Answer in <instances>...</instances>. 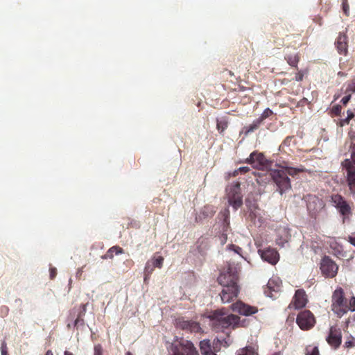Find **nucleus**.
<instances>
[{
  "instance_id": "1",
  "label": "nucleus",
  "mask_w": 355,
  "mask_h": 355,
  "mask_svg": "<svg viewBox=\"0 0 355 355\" xmlns=\"http://www.w3.org/2000/svg\"><path fill=\"white\" fill-rule=\"evenodd\" d=\"M300 168H294L285 165L281 166L279 169L270 171V176L278 187L281 195L291 189L290 179L288 175H294L302 171Z\"/></svg>"
},
{
  "instance_id": "2",
  "label": "nucleus",
  "mask_w": 355,
  "mask_h": 355,
  "mask_svg": "<svg viewBox=\"0 0 355 355\" xmlns=\"http://www.w3.org/2000/svg\"><path fill=\"white\" fill-rule=\"evenodd\" d=\"M168 355H198L193 344L183 338L175 337L166 343Z\"/></svg>"
},
{
  "instance_id": "3",
  "label": "nucleus",
  "mask_w": 355,
  "mask_h": 355,
  "mask_svg": "<svg viewBox=\"0 0 355 355\" xmlns=\"http://www.w3.org/2000/svg\"><path fill=\"white\" fill-rule=\"evenodd\" d=\"M208 318L211 322V324L216 328H227L229 327H234L239 324V317L228 314L223 309L216 310L211 313Z\"/></svg>"
},
{
  "instance_id": "4",
  "label": "nucleus",
  "mask_w": 355,
  "mask_h": 355,
  "mask_svg": "<svg viewBox=\"0 0 355 355\" xmlns=\"http://www.w3.org/2000/svg\"><path fill=\"white\" fill-rule=\"evenodd\" d=\"M331 310L339 318L348 312V302L341 288H336L331 297Z\"/></svg>"
},
{
  "instance_id": "5",
  "label": "nucleus",
  "mask_w": 355,
  "mask_h": 355,
  "mask_svg": "<svg viewBox=\"0 0 355 355\" xmlns=\"http://www.w3.org/2000/svg\"><path fill=\"white\" fill-rule=\"evenodd\" d=\"M218 283L223 287L238 286V267L237 266L228 263L218 277Z\"/></svg>"
},
{
  "instance_id": "6",
  "label": "nucleus",
  "mask_w": 355,
  "mask_h": 355,
  "mask_svg": "<svg viewBox=\"0 0 355 355\" xmlns=\"http://www.w3.org/2000/svg\"><path fill=\"white\" fill-rule=\"evenodd\" d=\"M226 195L228 203L235 210L240 207L243 204V196L241 193L240 183L235 182L226 188Z\"/></svg>"
},
{
  "instance_id": "7",
  "label": "nucleus",
  "mask_w": 355,
  "mask_h": 355,
  "mask_svg": "<svg viewBox=\"0 0 355 355\" xmlns=\"http://www.w3.org/2000/svg\"><path fill=\"white\" fill-rule=\"evenodd\" d=\"M331 203L343 216V222L351 214V207L347 202L338 194L331 196Z\"/></svg>"
},
{
  "instance_id": "8",
  "label": "nucleus",
  "mask_w": 355,
  "mask_h": 355,
  "mask_svg": "<svg viewBox=\"0 0 355 355\" xmlns=\"http://www.w3.org/2000/svg\"><path fill=\"white\" fill-rule=\"evenodd\" d=\"M296 322L301 329L308 330L314 326L315 319L310 311L304 310L297 315Z\"/></svg>"
},
{
  "instance_id": "9",
  "label": "nucleus",
  "mask_w": 355,
  "mask_h": 355,
  "mask_svg": "<svg viewBox=\"0 0 355 355\" xmlns=\"http://www.w3.org/2000/svg\"><path fill=\"white\" fill-rule=\"evenodd\" d=\"M338 265L329 257H324L320 263L322 273L328 277H334L338 272Z\"/></svg>"
},
{
  "instance_id": "10",
  "label": "nucleus",
  "mask_w": 355,
  "mask_h": 355,
  "mask_svg": "<svg viewBox=\"0 0 355 355\" xmlns=\"http://www.w3.org/2000/svg\"><path fill=\"white\" fill-rule=\"evenodd\" d=\"M307 296L302 289H298L295 291L292 302L288 305L289 309H299L306 306L307 303Z\"/></svg>"
},
{
  "instance_id": "11",
  "label": "nucleus",
  "mask_w": 355,
  "mask_h": 355,
  "mask_svg": "<svg viewBox=\"0 0 355 355\" xmlns=\"http://www.w3.org/2000/svg\"><path fill=\"white\" fill-rule=\"evenodd\" d=\"M343 166L347 171V182L349 189L352 192H355V166L350 162L349 159H346L343 162Z\"/></svg>"
},
{
  "instance_id": "12",
  "label": "nucleus",
  "mask_w": 355,
  "mask_h": 355,
  "mask_svg": "<svg viewBox=\"0 0 355 355\" xmlns=\"http://www.w3.org/2000/svg\"><path fill=\"white\" fill-rule=\"evenodd\" d=\"M258 253L263 261L272 265L276 264L279 259L278 252L272 248H267L266 250L259 249Z\"/></svg>"
},
{
  "instance_id": "13",
  "label": "nucleus",
  "mask_w": 355,
  "mask_h": 355,
  "mask_svg": "<svg viewBox=\"0 0 355 355\" xmlns=\"http://www.w3.org/2000/svg\"><path fill=\"white\" fill-rule=\"evenodd\" d=\"M233 311L238 312L239 313L244 315H250L257 312V309L251 306L239 301L232 305Z\"/></svg>"
},
{
  "instance_id": "14",
  "label": "nucleus",
  "mask_w": 355,
  "mask_h": 355,
  "mask_svg": "<svg viewBox=\"0 0 355 355\" xmlns=\"http://www.w3.org/2000/svg\"><path fill=\"white\" fill-rule=\"evenodd\" d=\"M239 293V286L223 287L220 297L223 303H229L237 297Z\"/></svg>"
},
{
  "instance_id": "15",
  "label": "nucleus",
  "mask_w": 355,
  "mask_h": 355,
  "mask_svg": "<svg viewBox=\"0 0 355 355\" xmlns=\"http://www.w3.org/2000/svg\"><path fill=\"white\" fill-rule=\"evenodd\" d=\"M246 162L255 168H262L266 166V159L262 153H252L246 159Z\"/></svg>"
},
{
  "instance_id": "16",
  "label": "nucleus",
  "mask_w": 355,
  "mask_h": 355,
  "mask_svg": "<svg viewBox=\"0 0 355 355\" xmlns=\"http://www.w3.org/2000/svg\"><path fill=\"white\" fill-rule=\"evenodd\" d=\"M177 326L182 329L187 330L191 332H198L201 329L198 322L186 320L184 319H179L177 322Z\"/></svg>"
},
{
  "instance_id": "17",
  "label": "nucleus",
  "mask_w": 355,
  "mask_h": 355,
  "mask_svg": "<svg viewBox=\"0 0 355 355\" xmlns=\"http://www.w3.org/2000/svg\"><path fill=\"white\" fill-rule=\"evenodd\" d=\"M327 341L334 348L339 347L341 343V334L340 331L337 330L336 328L331 327L329 336L327 338Z\"/></svg>"
},
{
  "instance_id": "18",
  "label": "nucleus",
  "mask_w": 355,
  "mask_h": 355,
  "mask_svg": "<svg viewBox=\"0 0 355 355\" xmlns=\"http://www.w3.org/2000/svg\"><path fill=\"white\" fill-rule=\"evenodd\" d=\"M277 236V244L279 246L284 247V245L290 240L291 235L289 230L284 227L278 229Z\"/></svg>"
},
{
  "instance_id": "19",
  "label": "nucleus",
  "mask_w": 355,
  "mask_h": 355,
  "mask_svg": "<svg viewBox=\"0 0 355 355\" xmlns=\"http://www.w3.org/2000/svg\"><path fill=\"white\" fill-rule=\"evenodd\" d=\"M323 207V202L315 196L310 198L308 200L307 209L313 215L321 210Z\"/></svg>"
},
{
  "instance_id": "20",
  "label": "nucleus",
  "mask_w": 355,
  "mask_h": 355,
  "mask_svg": "<svg viewBox=\"0 0 355 355\" xmlns=\"http://www.w3.org/2000/svg\"><path fill=\"white\" fill-rule=\"evenodd\" d=\"M336 46L340 54L346 55L347 51V36L340 34L336 40Z\"/></svg>"
},
{
  "instance_id": "21",
  "label": "nucleus",
  "mask_w": 355,
  "mask_h": 355,
  "mask_svg": "<svg viewBox=\"0 0 355 355\" xmlns=\"http://www.w3.org/2000/svg\"><path fill=\"white\" fill-rule=\"evenodd\" d=\"M330 248L331 249L334 255L337 257H343L345 255V252L343 248V245L338 241L336 239H331L329 241Z\"/></svg>"
},
{
  "instance_id": "22",
  "label": "nucleus",
  "mask_w": 355,
  "mask_h": 355,
  "mask_svg": "<svg viewBox=\"0 0 355 355\" xmlns=\"http://www.w3.org/2000/svg\"><path fill=\"white\" fill-rule=\"evenodd\" d=\"M155 269V258L153 257L148 260L144 268V281L146 284H148V281L150 279L151 275Z\"/></svg>"
},
{
  "instance_id": "23",
  "label": "nucleus",
  "mask_w": 355,
  "mask_h": 355,
  "mask_svg": "<svg viewBox=\"0 0 355 355\" xmlns=\"http://www.w3.org/2000/svg\"><path fill=\"white\" fill-rule=\"evenodd\" d=\"M263 214V212L260 209L255 208L250 212V216L251 219L254 220V224H257L259 226H261L265 221Z\"/></svg>"
},
{
  "instance_id": "24",
  "label": "nucleus",
  "mask_w": 355,
  "mask_h": 355,
  "mask_svg": "<svg viewBox=\"0 0 355 355\" xmlns=\"http://www.w3.org/2000/svg\"><path fill=\"white\" fill-rule=\"evenodd\" d=\"M202 355H216L214 352L209 340H203L200 343Z\"/></svg>"
},
{
  "instance_id": "25",
  "label": "nucleus",
  "mask_w": 355,
  "mask_h": 355,
  "mask_svg": "<svg viewBox=\"0 0 355 355\" xmlns=\"http://www.w3.org/2000/svg\"><path fill=\"white\" fill-rule=\"evenodd\" d=\"M123 253V250L118 246L115 245L110 248L106 253L101 257L103 259H112L114 257V254H119Z\"/></svg>"
},
{
  "instance_id": "26",
  "label": "nucleus",
  "mask_w": 355,
  "mask_h": 355,
  "mask_svg": "<svg viewBox=\"0 0 355 355\" xmlns=\"http://www.w3.org/2000/svg\"><path fill=\"white\" fill-rule=\"evenodd\" d=\"M86 306H87L86 304H82L79 306V309L78 310L77 318H76V319L74 321V326L75 327H78V326L79 321H81V323L84 324L83 317L85 316V315L86 313V311H87Z\"/></svg>"
},
{
  "instance_id": "27",
  "label": "nucleus",
  "mask_w": 355,
  "mask_h": 355,
  "mask_svg": "<svg viewBox=\"0 0 355 355\" xmlns=\"http://www.w3.org/2000/svg\"><path fill=\"white\" fill-rule=\"evenodd\" d=\"M261 124V119H256L249 125L245 126V135L251 133L257 130Z\"/></svg>"
},
{
  "instance_id": "28",
  "label": "nucleus",
  "mask_w": 355,
  "mask_h": 355,
  "mask_svg": "<svg viewBox=\"0 0 355 355\" xmlns=\"http://www.w3.org/2000/svg\"><path fill=\"white\" fill-rule=\"evenodd\" d=\"M236 355H258V353L252 347H245L238 350Z\"/></svg>"
},
{
  "instance_id": "29",
  "label": "nucleus",
  "mask_w": 355,
  "mask_h": 355,
  "mask_svg": "<svg viewBox=\"0 0 355 355\" xmlns=\"http://www.w3.org/2000/svg\"><path fill=\"white\" fill-rule=\"evenodd\" d=\"M285 59L287 60V62L289 65L292 67H296L299 58L296 53L288 55L285 57Z\"/></svg>"
},
{
  "instance_id": "30",
  "label": "nucleus",
  "mask_w": 355,
  "mask_h": 355,
  "mask_svg": "<svg viewBox=\"0 0 355 355\" xmlns=\"http://www.w3.org/2000/svg\"><path fill=\"white\" fill-rule=\"evenodd\" d=\"M221 216L223 218L224 223V231H227V227L229 225L230 221V211L228 209H225L223 212H221Z\"/></svg>"
},
{
  "instance_id": "31",
  "label": "nucleus",
  "mask_w": 355,
  "mask_h": 355,
  "mask_svg": "<svg viewBox=\"0 0 355 355\" xmlns=\"http://www.w3.org/2000/svg\"><path fill=\"white\" fill-rule=\"evenodd\" d=\"M306 355H320L318 346H307L306 348Z\"/></svg>"
},
{
  "instance_id": "32",
  "label": "nucleus",
  "mask_w": 355,
  "mask_h": 355,
  "mask_svg": "<svg viewBox=\"0 0 355 355\" xmlns=\"http://www.w3.org/2000/svg\"><path fill=\"white\" fill-rule=\"evenodd\" d=\"M272 114V111L270 110L269 108H266L263 113L261 114L260 117L258 118V119H261V123L264 119L270 116Z\"/></svg>"
},
{
  "instance_id": "33",
  "label": "nucleus",
  "mask_w": 355,
  "mask_h": 355,
  "mask_svg": "<svg viewBox=\"0 0 355 355\" xmlns=\"http://www.w3.org/2000/svg\"><path fill=\"white\" fill-rule=\"evenodd\" d=\"M220 345H221V342L219 339L217 338V339L214 340L211 347L215 353L220 350Z\"/></svg>"
},
{
  "instance_id": "34",
  "label": "nucleus",
  "mask_w": 355,
  "mask_h": 355,
  "mask_svg": "<svg viewBox=\"0 0 355 355\" xmlns=\"http://www.w3.org/2000/svg\"><path fill=\"white\" fill-rule=\"evenodd\" d=\"M1 354L8 355V349L7 347L6 342L5 340H3L1 345Z\"/></svg>"
},
{
  "instance_id": "35",
  "label": "nucleus",
  "mask_w": 355,
  "mask_h": 355,
  "mask_svg": "<svg viewBox=\"0 0 355 355\" xmlns=\"http://www.w3.org/2000/svg\"><path fill=\"white\" fill-rule=\"evenodd\" d=\"M94 355H103V349L100 344L96 345L94 346Z\"/></svg>"
},
{
  "instance_id": "36",
  "label": "nucleus",
  "mask_w": 355,
  "mask_h": 355,
  "mask_svg": "<svg viewBox=\"0 0 355 355\" xmlns=\"http://www.w3.org/2000/svg\"><path fill=\"white\" fill-rule=\"evenodd\" d=\"M227 248L230 250L234 251L235 253L239 254L242 258H243V257L241 254V248L240 247L234 245H230Z\"/></svg>"
},
{
  "instance_id": "37",
  "label": "nucleus",
  "mask_w": 355,
  "mask_h": 355,
  "mask_svg": "<svg viewBox=\"0 0 355 355\" xmlns=\"http://www.w3.org/2000/svg\"><path fill=\"white\" fill-rule=\"evenodd\" d=\"M227 127V124L225 121H217V128L220 132L224 131Z\"/></svg>"
},
{
  "instance_id": "38",
  "label": "nucleus",
  "mask_w": 355,
  "mask_h": 355,
  "mask_svg": "<svg viewBox=\"0 0 355 355\" xmlns=\"http://www.w3.org/2000/svg\"><path fill=\"white\" fill-rule=\"evenodd\" d=\"M354 117V114L350 112L347 111V116L341 121V125H344L345 124H347L349 123V120Z\"/></svg>"
},
{
  "instance_id": "39",
  "label": "nucleus",
  "mask_w": 355,
  "mask_h": 355,
  "mask_svg": "<svg viewBox=\"0 0 355 355\" xmlns=\"http://www.w3.org/2000/svg\"><path fill=\"white\" fill-rule=\"evenodd\" d=\"M355 311V297H352L348 303V311Z\"/></svg>"
},
{
  "instance_id": "40",
  "label": "nucleus",
  "mask_w": 355,
  "mask_h": 355,
  "mask_svg": "<svg viewBox=\"0 0 355 355\" xmlns=\"http://www.w3.org/2000/svg\"><path fill=\"white\" fill-rule=\"evenodd\" d=\"M343 12L346 15H349V6L347 3V0H343Z\"/></svg>"
},
{
  "instance_id": "41",
  "label": "nucleus",
  "mask_w": 355,
  "mask_h": 355,
  "mask_svg": "<svg viewBox=\"0 0 355 355\" xmlns=\"http://www.w3.org/2000/svg\"><path fill=\"white\" fill-rule=\"evenodd\" d=\"M50 279H53L57 275V269L55 268H50L49 269Z\"/></svg>"
},
{
  "instance_id": "42",
  "label": "nucleus",
  "mask_w": 355,
  "mask_h": 355,
  "mask_svg": "<svg viewBox=\"0 0 355 355\" xmlns=\"http://www.w3.org/2000/svg\"><path fill=\"white\" fill-rule=\"evenodd\" d=\"M351 159L352 160H350V162L355 166V144L352 148Z\"/></svg>"
},
{
  "instance_id": "43",
  "label": "nucleus",
  "mask_w": 355,
  "mask_h": 355,
  "mask_svg": "<svg viewBox=\"0 0 355 355\" xmlns=\"http://www.w3.org/2000/svg\"><path fill=\"white\" fill-rule=\"evenodd\" d=\"M347 90L353 93L355 92V79L349 85Z\"/></svg>"
},
{
  "instance_id": "44",
  "label": "nucleus",
  "mask_w": 355,
  "mask_h": 355,
  "mask_svg": "<svg viewBox=\"0 0 355 355\" xmlns=\"http://www.w3.org/2000/svg\"><path fill=\"white\" fill-rule=\"evenodd\" d=\"M350 98H351V95H350V94H349V95H347V96H344V97L342 98L341 102H342L344 105H346V104L349 102V101L350 100Z\"/></svg>"
},
{
  "instance_id": "45",
  "label": "nucleus",
  "mask_w": 355,
  "mask_h": 355,
  "mask_svg": "<svg viewBox=\"0 0 355 355\" xmlns=\"http://www.w3.org/2000/svg\"><path fill=\"white\" fill-rule=\"evenodd\" d=\"M239 170L241 173H245L250 171V168L248 166H242V167L239 168Z\"/></svg>"
},
{
  "instance_id": "46",
  "label": "nucleus",
  "mask_w": 355,
  "mask_h": 355,
  "mask_svg": "<svg viewBox=\"0 0 355 355\" xmlns=\"http://www.w3.org/2000/svg\"><path fill=\"white\" fill-rule=\"evenodd\" d=\"M292 141V137H287L283 142V145L289 146L291 141Z\"/></svg>"
},
{
  "instance_id": "47",
  "label": "nucleus",
  "mask_w": 355,
  "mask_h": 355,
  "mask_svg": "<svg viewBox=\"0 0 355 355\" xmlns=\"http://www.w3.org/2000/svg\"><path fill=\"white\" fill-rule=\"evenodd\" d=\"M162 261H163L162 257H157V267H161Z\"/></svg>"
},
{
  "instance_id": "48",
  "label": "nucleus",
  "mask_w": 355,
  "mask_h": 355,
  "mask_svg": "<svg viewBox=\"0 0 355 355\" xmlns=\"http://www.w3.org/2000/svg\"><path fill=\"white\" fill-rule=\"evenodd\" d=\"M302 78H303V74L300 73H297L295 78V80L297 82L301 81L302 80Z\"/></svg>"
},
{
  "instance_id": "49",
  "label": "nucleus",
  "mask_w": 355,
  "mask_h": 355,
  "mask_svg": "<svg viewBox=\"0 0 355 355\" xmlns=\"http://www.w3.org/2000/svg\"><path fill=\"white\" fill-rule=\"evenodd\" d=\"M349 243L355 246V236H351L349 237Z\"/></svg>"
},
{
  "instance_id": "50",
  "label": "nucleus",
  "mask_w": 355,
  "mask_h": 355,
  "mask_svg": "<svg viewBox=\"0 0 355 355\" xmlns=\"http://www.w3.org/2000/svg\"><path fill=\"white\" fill-rule=\"evenodd\" d=\"M209 207H205V209L203 211V214L206 216H209Z\"/></svg>"
},
{
  "instance_id": "51",
  "label": "nucleus",
  "mask_w": 355,
  "mask_h": 355,
  "mask_svg": "<svg viewBox=\"0 0 355 355\" xmlns=\"http://www.w3.org/2000/svg\"><path fill=\"white\" fill-rule=\"evenodd\" d=\"M345 345L347 347H353L354 345V343L352 341H347L345 343Z\"/></svg>"
},
{
  "instance_id": "52",
  "label": "nucleus",
  "mask_w": 355,
  "mask_h": 355,
  "mask_svg": "<svg viewBox=\"0 0 355 355\" xmlns=\"http://www.w3.org/2000/svg\"><path fill=\"white\" fill-rule=\"evenodd\" d=\"M64 355H73V354L69 351H67L66 350L64 352Z\"/></svg>"
},
{
  "instance_id": "53",
  "label": "nucleus",
  "mask_w": 355,
  "mask_h": 355,
  "mask_svg": "<svg viewBox=\"0 0 355 355\" xmlns=\"http://www.w3.org/2000/svg\"><path fill=\"white\" fill-rule=\"evenodd\" d=\"M226 239H227L226 236L223 235L221 243H224L226 241Z\"/></svg>"
},
{
  "instance_id": "54",
  "label": "nucleus",
  "mask_w": 355,
  "mask_h": 355,
  "mask_svg": "<svg viewBox=\"0 0 355 355\" xmlns=\"http://www.w3.org/2000/svg\"><path fill=\"white\" fill-rule=\"evenodd\" d=\"M239 172H240V171H239V168H238L237 170H235V171L233 172V175H234V176L237 175L239 174Z\"/></svg>"
},
{
  "instance_id": "55",
  "label": "nucleus",
  "mask_w": 355,
  "mask_h": 355,
  "mask_svg": "<svg viewBox=\"0 0 355 355\" xmlns=\"http://www.w3.org/2000/svg\"><path fill=\"white\" fill-rule=\"evenodd\" d=\"M45 355H53V352L51 350H48L46 352V354Z\"/></svg>"
},
{
  "instance_id": "56",
  "label": "nucleus",
  "mask_w": 355,
  "mask_h": 355,
  "mask_svg": "<svg viewBox=\"0 0 355 355\" xmlns=\"http://www.w3.org/2000/svg\"><path fill=\"white\" fill-rule=\"evenodd\" d=\"M272 282H273V281L270 280V281L268 282V287H269L270 288H271V285H272Z\"/></svg>"
},
{
  "instance_id": "57",
  "label": "nucleus",
  "mask_w": 355,
  "mask_h": 355,
  "mask_svg": "<svg viewBox=\"0 0 355 355\" xmlns=\"http://www.w3.org/2000/svg\"><path fill=\"white\" fill-rule=\"evenodd\" d=\"M125 355H132V354L130 352H128L125 353Z\"/></svg>"
},
{
  "instance_id": "58",
  "label": "nucleus",
  "mask_w": 355,
  "mask_h": 355,
  "mask_svg": "<svg viewBox=\"0 0 355 355\" xmlns=\"http://www.w3.org/2000/svg\"><path fill=\"white\" fill-rule=\"evenodd\" d=\"M214 212H215V211H214V210H213V209H211V211H210V214L211 215V214H213Z\"/></svg>"
},
{
  "instance_id": "59",
  "label": "nucleus",
  "mask_w": 355,
  "mask_h": 355,
  "mask_svg": "<svg viewBox=\"0 0 355 355\" xmlns=\"http://www.w3.org/2000/svg\"><path fill=\"white\" fill-rule=\"evenodd\" d=\"M75 311V309H73L71 312L70 313V315H72V312Z\"/></svg>"
},
{
  "instance_id": "60",
  "label": "nucleus",
  "mask_w": 355,
  "mask_h": 355,
  "mask_svg": "<svg viewBox=\"0 0 355 355\" xmlns=\"http://www.w3.org/2000/svg\"><path fill=\"white\" fill-rule=\"evenodd\" d=\"M83 324L81 323V321H79L78 325H83Z\"/></svg>"
}]
</instances>
